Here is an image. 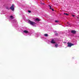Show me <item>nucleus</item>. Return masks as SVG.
Returning a JSON list of instances; mask_svg holds the SVG:
<instances>
[{"label": "nucleus", "mask_w": 79, "mask_h": 79, "mask_svg": "<svg viewBox=\"0 0 79 79\" xmlns=\"http://www.w3.org/2000/svg\"><path fill=\"white\" fill-rule=\"evenodd\" d=\"M28 13H31V11L30 10H28Z\"/></svg>", "instance_id": "nucleus-16"}, {"label": "nucleus", "mask_w": 79, "mask_h": 79, "mask_svg": "<svg viewBox=\"0 0 79 79\" xmlns=\"http://www.w3.org/2000/svg\"><path fill=\"white\" fill-rule=\"evenodd\" d=\"M72 16H73V17H74V16H75V15H72Z\"/></svg>", "instance_id": "nucleus-18"}, {"label": "nucleus", "mask_w": 79, "mask_h": 79, "mask_svg": "<svg viewBox=\"0 0 79 79\" xmlns=\"http://www.w3.org/2000/svg\"><path fill=\"white\" fill-rule=\"evenodd\" d=\"M23 32L24 33H25V34H29V32L27 30H24L23 31Z\"/></svg>", "instance_id": "nucleus-5"}, {"label": "nucleus", "mask_w": 79, "mask_h": 79, "mask_svg": "<svg viewBox=\"0 0 79 79\" xmlns=\"http://www.w3.org/2000/svg\"><path fill=\"white\" fill-rule=\"evenodd\" d=\"M35 21H40V20L39 19L37 18L35 19Z\"/></svg>", "instance_id": "nucleus-7"}, {"label": "nucleus", "mask_w": 79, "mask_h": 79, "mask_svg": "<svg viewBox=\"0 0 79 79\" xmlns=\"http://www.w3.org/2000/svg\"><path fill=\"white\" fill-rule=\"evenodd\" d=\"M28 22L29 24H31V25H32V26H34L35 24H36V23H35L31 21L30 20H29Z\"/></svg>", "instance_id": "nucleus-1"}, {"label": "nucleus", "mask_w": 79, "mask_h": 79, "mask_svg": "<svg viewBox=\"0 0 79 79\" xmlns=\"http://www.w3.org/2000/svg\"><path fill=\"white\" fill-rule=\"evenodd\" d=\"M64 15H66L67 16L69 15V14H67V13H64Z\"/></svg>", "instance_id": "nucleus-9"}, {"label": "nucleus", "mask_w": 79, "mask_h": 79, "mask_svg": "<svg viewBox=\"0 0 79 79\" xmlns=\"http://www.w3.org/2000/svg\"><path fill=\"white\" fill-rule=\"evenodd\" d=\"M55 35H58V33H55Z\"/></svg>", "instance_id": "nucleus-19"}, {"label": "nucleus", "mask_w": 79, "mask_h": 79, "mask_svg": "<svg viewBox=\"0 0 79 79\" xmlns=\"http://www.w3.org/2000/svg\"><path fill=\"white\" fill-rule=\"evenodd\" d=\"M51 9L53 11H54V9H53L51 8Z\"/></svg>", "instance_id": "nucleus-17"}, {"label": "nucleus", "mask_w": 79, "mask_h": 79, "mask_svg": "<svg viewBox=\"0 0 79 79\" xmlns=\"http://www.w3.org/2000/svg\"><path fill=\"white\" fill-rule=\"evenodd\" d=\"M6 9H7V10H8L9 9V8L8 7H6Z\"/></svg>", "instance_id": "nucleus-15"}, {"label": "nucleus", "mask_w": 79, "mask_h": 79, "mask_svg": "<svg viewBox=\"0 0 79 79\" xmlns=\"http://www.w3.org/2000/svg\"><path fill=\"white\" fill-rule=\"evenodd\" d=\"M10 9L12 11L15 10V5L14 4H12V6L10 8Z\"/></svg>", "instance_id": "nucleus-3"}, {"label": "nucleus", "mask_w": 79, "mask_h": 79, "mask_svg": "<svg viewBox=\"0 0 79 79\" xmlns=\"http://www.w3.org/2000/svg\"><path fill=\"white\" fill-rule=\"evenodd\" d=\"M44 36L45 37H48V34H44Z\"/></svg>", "instance_id": "nucleus-8"}, {"label": "nucleus", "mask_w": 79, "mask_h": 79, "mask_svg": "<svg viewBox=\"0 0 79 79\" xmlns=\"http://www.w3.org/2000/svg\"><path fill=\"white\" fill-rule=\"evenodd\" d=\"M71 33H72V34H75L76 33V31L75 30H72L71 31Z\"/></svg>", "instance_id": "nucleus-4"}, {"label": "nucleus", "mask_w": 79, "mask_h": 79, "mask_svg": "<svg viewBox=\"0 0 79 79\" xmlns=\"http://www.w3.org/2000/svg\"><path fill=\"white\" fill-rule=\"evenodd\" d=\"M55 47H56V48H57V47H58V44H56L55 45Z\"/></svg>", "instance_id": "nucleus-10"}, {"label": "nucleus", "mask_w": 79, "mask_h": 79, "mask_svg": "<svg viewBox=\"0 0 79 79\" xmlns=\"http://www.w3.org/2000/svg\"><path fill=\"white\" fill-rule=\"evenodd\" d=\"M51 42L52 44H55V42L54 41V40L53 39L52 40Z\"/></svg>", "instance_id": "nucleus-6"}, {"label": "nucleus", "mask_w": 79, "mask_h": 79, "mask_svg": "<svg viewBox=\"0 0 79 79\" xmlns=\"http://www.w3.org/2000/svg\"><path fill=\"white\" fill-rule=\"evenodd\" d=\"M55 23H58V22H59V21L58 20H55Z\"/></svg>", "instance_id": "nucleus-13"}, {"label": "nucleus", "mask_w": 79, "mask_h": 79, "mask_svg": "<svg viewBox=\"0 0 79 79\" xmlns=\"http://www.w3.org/2000/svg\"><path fill=\"white\" fill-rule=\"evenodd\" d=\"M48 6H49V7H50V8H50V9H52V6H51L50 5H49Z\"/></svg>", "instance_id": "nucleus-12"}, {"label": "nucleus", "mask_w": 79, "mask_h": 79, "mask_svg": "<svg viewBox=\"0 0 79 79\" xmlns=\"http://www.w3.org/2000/svg\"><path fill=\"white\" fill-rule=\"evenodd\" d=\"M10 18H12V19H13V17L12 16H11Z\"/></svg>", "instance_id": "nucleus-14"}, {"label": "nucleus", "mask_w": 79, "mask_h": 79, "mask_svg": "<svg viewBox=\"0 0 79 79\" xmlns=\"http://www.w3.org/2000/svg\"><path fill=\"white\" fill-rule=\"evenodd\" d=\"M77 19H79V18L78 17H77Z\"/></svg>", "instance_id": "nucleus-20"}, {"label": "nucleus", "mask_w": 79, "mask_h": 79, "mask_svg": "<svg viewBox=\"0 0 79 79\" xmlns=\"http://www.w3.org/2000/svg\"><path fill=\"white\" fill-rule=\"evenodd\" d=\"M40 4H41V5H45V4H44V3H43L42 2H40Z\"/></svg>", "instance_id": "nucleus-11"}, {"label": "nucleus", "mask_w": 79, "mask_h": 79, "mask_svg": "<svg viewBox=\"0 0 79 79\" xmlns=\"http://www.w3.org/2000/svg\"><path fill=\"white\" fill-rule=\"evenodd\" d=\"M68 47H72V46H73L74 45V44H72L70 42H68Z\"/></svg>", "instance_id": "nucleus-2"}]
</instances>
